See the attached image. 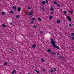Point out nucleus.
Segmentation results:
<instances>
[{"instance_id": "obj_1", "label": "nucleus", "mask_w": 74, "mask_h": 74, "mask_svg": "<svg viewBox=\"0 0 74 74\" xmlns=\"http://www.w3.org/2000/svg\"><path fill=\"white\" fill-rule=\"evenodd\" d=\"M50 41L51 42L50 43L51 44H52L53 47L54 48H57L58 49H59V47L58 46L56 45V44H55V42L54 40H53V39L52 38H50Z\"/></svg>"}, {"instance_id": "obj_2", "label": "nucleus", "mask_w": 74, "mask_h": 74, "mask_svg": "<svg viewBox=\"0 0 74 74\" xmlns=\"http://www.w3.org/2000/svg\"><path fill=\"white\" fill-rule=\"evenodd\" d=\"M67 18L68 19V20L69 21V22H70V21H71V18L69 16H67Z\"/></svg>"}, {"instance_id": "obj_3", "label": "nucleus", "mask_w": 74, "mask_h": 74, "mask_svg": "<svg viewBox=\"0 0 74 74\" xmlns=\"http://www.w3.org/2000/svg\"><path fill=\"white\" fill-rule=\"evenodd\" d=\"M15 73H16V71L15 69H13L12 71V74H14Z\"/></svg>"}, {"instance_id": "obj_4", "label": "nucleus", "mask_w": 74, "mask_h": 74, "mask_svg": "<svg viewBox=\"0 0 74 74\" xmlns=\"http://www.w3.org/2000/svg\"><path fill=\"white\" fill-rule=\"evenodd\" d=\"M50 54H51V55H56V53L55 52L52 51L51 52Z\"/></svg>"}, {"instance_id": "obj_5", "label": "nucleus", "mask_w": 74, "mask_h": 74, "mask_svg": "<svg viewBox=\"0 0 74 74\" xmlns=\"http://www.w3.org/2000/svg\"><path fill=\"white\" fill-rule=\"evenodd\" d=\"M33 14V11H31L30 12H29V15L30 16H30L32 15Z\"/></svg>"}, {"instance_id": "obj_6", "label": "nucleus", "mask_w": 74, "mask_h": 74, "mask_svg": "<svg viewBox=\"0 0 74 74\" xmlns=\"http://www.w3.org/2000/svg\"><path fill=\"white\" fill-rule=\"evenodd\" d=\"M21 10V9L20 8V7H19L17 9L18 11H20Z\"/></svg>"}, {"instance_id": "obj_7", "label": "nucleus", "mask_w": 74, "mask_h": 74, "mask_svg": "<svg viewBox=\"0 0 74 74\" xmlns=\"http://www.w3.org/2000/svg\"><path fill=\"white\" fill-rule=\"evenodd\" d=\"M12 8H13L14 10H15L16 9V6H13Z\"/></svg>"}, {"instance_id": "obj_8", "label": "nucleus", "mask_w": 74, "mask_h": 74, "mask_svg": "<svg viewBox=\"0 0 74 74\" xmlns=\"http://www.w3.org/2000/svg\"><path fill=\"white\" fill-rule=\"evenodd\" d=\"M68 12H69L71 14H73V11H71V12L70 11H68Z\"/></svg>"}, {"instance_id": "obj_9", "label": "nucleus", "mask_w": 74, "mask_h": 74, "mask_svg": "<svg viewBox=\"0 0 74 74\" xmlns=\"http://www.w3.org/2000/svg\"><path fill=\"white\" fill-rule=\"evenodd\" d=\"M36 45L34 44L32 45V48H36Z\"/></svg>"}, {"instance_id": "obj_10", "label": "nucleus", "mask_w": 74, "mask_h": 74, "mask_svg": "<svg viewBox=\"0 0 74 74\" xmlns=\"http://www.w3.org/2000/svg\"><path fill=\"white\" fill-rule=\"evenodd\" d=\"M62 58H63V57H62V56H60L58 57V59H62Z\"/></svg>"}, {"instance_id": "obj_11", "label": "nucleus", "mask_w": 74, "mask_h": 74, "mask_svg": "<svg viewBox=\"0 0 74 74\" xmlns=\"http://www.w3.org/2000/svg\"><path fill=\"white\" fill-rule=\"evenodd\" d=\"M45 3H46V2L45 1H42V3L43 4H45Z\"/></svg>"}, {"instance_id": "obj_12", "label": "nucleus", "mask_w": 74, "mask_h": 74, "mask_svg": "<svg viewBox=\"0 0 74 74\" xmlns=\"http://www.w3.org/2000/svg\"><path fill=\"white\" fill-rule=\"evenodd\" d=\"M53 17H52V16H51L49 17V19H51Z\"/></svg>"}, {"instance_id": "obj_13", "label": "nucleus", "mask_w": 74, "mask_h": 74, "mask_svg": "<svg viewBox=\"0 0 74 74\" xmlns=\"http://www.w3.org/2000/svg\"><path fill=\"white\" fill-rule=\"evenodd\" d=\"M2 26L3 27H6V25L4 24H2Z\"/></svg>"}, {"instance_id": "obj_14", "label": "nucleus", "mask_w": 74, "mask_h": 74, "mask_svg": "<svg viewBox=\"0 0 74 74\" xmlns=\"http://www.w3.org/2000/svg\"><path fill=\"white\" fill-rule=\"evenodd\" d=\"M51 11H54L53 10V8L52 7H51V9H50Z\"/></svg>"}, {"instance_id": "obj_15", "label": "nucleus", "mask_w": 74, "mask_h": 74, "mask_svg": "<svg viewBox=\"0 0 74 74\" xmlns=\"http://www.w3.org/2000/svg\"><path fill=\"white\" fill-rule=\"evenodd\" d=\"M47 52H51V50L49 49H47Z\"/></svg>"}, {"instance_id": "obj_16", "label": "nucleus", "mask_w": 74, "mask_h": 74, "mask_svg": "<svg viewBox=\"0 0 74 74\" xmlns=\"http://www.w3.org/2000/svg\"><path fill=\"white\" fill-rule=\"evenodd\" d=\"M19 18V15H18L16 16V19H18Z\"/></svg>"}, {"instance_id": "obj_17", "label": "nucleus", "mask_w": 74, "mask_h": 74, "mask_svg": "<svg viewBox=\"0 0 74 74\" xmlns=\"http://www.w3.org/2000/svg\"><path fill=\"white\" fill-rule=\"evenodd\" d=\"M57 23H60V20H58L57 21Z\"/></svg>"}, {"instance_id": "obj_18", "label": "nucleus", "mask_w": 74, "mask_h": 74, "mask_svg": "<svg viewBox=\"0 0 74 74\" xmlns=\"http://www.w3.org/2000/svg\"><path fill=\"white\" fill-rule=\"evenodd\" d=\"M54 4H56V5H57V4H58L57 2L56 1L54 2Z\"/></svg>"}, {"instance_id": "obj_19", "label": "nucleus", "mask_w": 74, "mask_h": 74, "mask_svg": "<svg viewBox=\"0 0 74 74\" xmlns=\"http://www.w3.org/2000/svg\"><path fill=\"white\" fill-rule=\"evenodd\" d=\"M53 69H54L55 71H57L56 70V68H53Z\"/></svg>"}, {"instance_id": "obj_20", "label": "nucleus", "mask_w": 74, "mask_h": 74, "mask_svg": "<svg viewBox=\"0 0 74 74\" xmlns=\"http://www.w3.org/2000/svg\"><path fill=\"white\" fill-rule=\"evenodd\" d=\"M38 20H39V21H41V18L40 17L38 18Z\"/></svg>"}, {"instance_id": "obj_21", "label": "nucleus", "mask_w": 74, "mask_h": 74, "mask_svg": "<svg viewBox=\"0 0 74 74\" xmlns=\"http://www.w3.org/2000/svg\"><path fill=\"white\" fill-rule=\"evenodd\" d=\"M71 35L72 37H73V36H74V33H72Z\"/></svg>"}, {"instance_id": "obj_22", "label": "nucleus", "mask_w": 74, "mask_h": 74, "mask_svg": "<svg viewBox=\"0 0 74 74\" xmlns=\"http://www.w3.org/2000/svg\"><path fill=\"white\" fill-rule=\"evenodd\" d=\"M1 14L2 15H5V13L4 12H1Z\"/></svg>"}, {"instance_id": "obj_23", "label": "nucleus", "mask_w": 74, "mask_h": 74, "mask_svg": "<svg viewBox=\"0 0 74 74\" xmlns=\"http://www.w3.org/2000/svg\"><path fill=\"white\" fill-rule=\"evenodd\" d=\"M4 65L5 66H7V63L6 62H5L4 63Z\"/></svg>"}, {"instance_id": "obj_24", "label": "nucleus", "mask_w": 74, "mask_h": 74, "mask_svg": "<svg viewBox=\"0 0 74 74\" xmlns=\"http://www.w3.org/2000/svg\"><path fill=\"white\" fill-rule=\"evenodd\" d=\"M10 13H11V14H14V12H13V11L12 10L10 11Z\"/></svg>"}, {"instance_id": "obj_25", "label": "nucleus", "mask_w": 74, "mask_h": 74, "mask_svg": "<svg viewBox=\"0 0 74 74\" xmlns=\"http://www.w3.org/2000/svg\"><path fill=\"white\" fill-rule=\"evenodd\" d=\"M35 71H36V72L38 74V73H39V71L36 70H35Z\"/></svg>"}, {"instance_id": "obj_26", "label": "nucleus", "mask_w": 74, "mask_h": 74, "mask_svg": "<svg viewBox=\"0 0 74 74\" xmlns=\"http://www.w3.org/2000/svg\"><path fill=\"white\" fill-rule=\"evenodd\" d=\"M33 26H34V28H37V26L35 25H33Z\"/></svg>"}, {"instance_id": "obj_27", "label": "nucleus", "mask_w": 74, "mask_h": 74, "mask_svg": "<svg viewBox=\"0 0 74 74\" xmlns=\"http://www.w3.org/2000/svg\"><path fill=\"white\" fill-rule=\"evenodd\" d=\"M42 11H45V9L44 8H42L41 9Z\"/></svg>"}, {"instance_id": "obj_28", "label": "nucleus", "mask_w": 74, "mask_h": 74, "mask_svg": "<svg viewBox=\"0 0 74 74\" xmlns=\"http://www.w3.org/2000/svg\"><path fill=\"white\" fill-rule=\"evenodd\" d=\"M63 12L64 13V14H67V12H66V11H63Z\"/></svg>"}, {"instance_id": "obj_29", "label": "nucleus", "mask_w": 74, "mask_h": 74, "mask_svg": "<svg viewBox=\"0 0 74 74\" xmlns=\"http://www.w3.org/2000/svg\"><path fill=\"white\" fill-rule=\"evenodd\" d=\"M41 60L42 61V62H44V59H43L41 58Z\"/></svg>"}, {"instance_id": "obj_30", "label": "nucleus", "mask_w": 74, "mask_h": 74, "mask_svg": "<svg viewBox=\"0 0 74 74\" xmlns=\"http://www.w3.org/2000/svg\"><path fill=\"white\" fill-rule=\"evenodd\" d=\"M31 23H32V24H33V23H34V21H32L31 22Z\"/></svg>"}, {"instance_id": "obj_31", "label": "nucleus", "mask_w": 74, "mask_h": 74, "mask_svg": "<svg viewBox=\"0 0 74 74\" xmlns=\"http://www.w3.org/2000/svg\"><path fill=\"white\" fill-rule=\"evenodd\" d=\"M40 32V33H41V34H42L43 33V31H41Z\"/></svg>"}, {"instance_id": "obj_32", "label": "nucleus", "mask_w": 74, "mask_h": 74, "mask_svg": "<svg viewBox=\"0 0 74 74\" xmlns=\"http://www.w3.org/2000/svg\"><path fill=\"white\" fill-rule=\"evenodd\" d=\"M53 70L51 69V70H50V73H53Z\"/></svg>"}, {"instance_id": "obj_33", "label": "nucleus", "mask_w": 74, "mask_h": 74, "mask_svg": "<svg viewBox=\"0 0 74 74\" xmlns=\"http://www.w3.org/2000/svg\"><path fill=\"white\" fill-rule=\"evenodd\" d=\"M34 19H35L34 18H32L31 19V20H32V21H34Z\"/></svg>"}, {"instance_id": "obj_34", "label": "nucleus", "mask_w": 74, "mask_h": 74, "mask_svg": "<svg viewBox=\"0 0 74 74\" xmlns=\"http://www.w3.org/2000/svg\"><path fill=\"white\" fill-rule=\"evenodd\" d=\"M69 26L70 27H71L72 26L71 24H69Z\"/></svg>"}, {"instance_id": "obj_35", "label": "nucleus", "mask_w": 74, "mask_h": 74, "mask_svg": "<svg viewBox=\"0 0 74 74\" xmlns=\"http://www.w3.org/2000/svg\"><path fill=\"white\" fill-rule=\"evenodd\" d=\"M72 39L73 40H74V36H73L72 37Z\"/></svg>"}, {"instance_id": "obj_36", "label": "nucleus", "mask_w": 74, "mask_h": 74, "mask_svg": "<svg viewBox=\"0 0 74 74\" xmlns=\"http://www.w3.org/2000/svg\"><path fill=\"white\" fill-rule=\"evenodd\" d=\"M42 71H45V69H42Z\"/></svg>"}, {"instance_id": "obj_37", "label": "nucleus", "mask_w": 74, "mask_h": 74, "mask_svg": "<svg viewBox=\"0 0 74 74\" xmlns=\"http://www.w3.org/2000/svg\"><path fill=\"white\" fill-rule=\"evenodd\" d=\"M27 9H28V10H30V8L29 7H28L27 8Z\"/></svg>"}, {"instance_id": "obj_38", "label": "nucleus", "mask_w": 74, "mask_h": 74, "mask_svg": "<svg viewBox=\"0 0 74 74\" xmlns=\"http://www.w3.org/2000/svg\"><path fill=\"white\" fill-rule=\"evenodd\" d=\"M45 1H46L47 3H48V0H45Z\"/></svg>"}, {"instance_id": "obj_39", "label": "nucleus", "mask_w": 74, "mask_h": 74, "mask_svg": "<svg viewBox=\"0 0 74 74\" xmlns=\"http://www.w3.org/2000/svg\"><path fill=\"white\" fill-rule=\"evenodd\" d=\"M53 14H54V13H53V12H51L50 13L51 14H52V15Z\"/></svg>"}, {"instance_id": "obj_40", "label": "nucleus", "mask_w": 74, "mask_h": 74, "mask_svg": "<svg viewBox=\"0 0 74 74\" xmlns=\"http://www.w3.org/2000/svg\"><path fill=\"white\" fill-rule=\"evenodd\" d=\"M10 24L11 25H12V23H10Z\"/></svg>"}, {"instance_id": "obj_41", "label": "nucleus", "mask_w": 74, "mask_h": 74, "mask_svg": "<svg viewBox=\"0 0 74 74\" xmlns=\"http://www.w3.org/2000/svg\"><path fill=\"white\" fill-rule=\"evenodd\" d=\"M60 5L59 4H58V7H60Z\"/></svg>"}, {"instance_id": "obj_42", "label": "nucleus", "mask_w": 74, "mask_h": 74, "mask_svg": "<svg viewBox=\"0 0 74 74\" xmlns=\"http://www.w3.org/2000/svg\"><path fill=\"white\" fill-rule=\"evenodd\" d=\"M10 51H14V50L12 49H10Z\"/></svg>"}, {"instance_id": "obj_43", "label": "nucleus", "mask_w": 74, "mask_h": 74, "mask_svg": "<svg viewBox=\"0 0 74 74\" xmlns=\"http://www.w3.org/2000/svg\"><path fill=\"white\" fill-rule=\"evenodd\" d=\"M57 55L58 56V55H59V53H57Z\"/></svg>"}, {"instance_id": "obj_44", "label": "nucleus", "mask_w": 74, "mask_h": 74, "mask_svg": "<svg viewBox=\"0 0 74 74\" xmlns=\"http://www.w3.org/2000/svg\"><path fill=\"white\" fill-rule=\"evenodd\" d=\"M15 44H16V43H15Z\"/></svg>"}]
</instances>
